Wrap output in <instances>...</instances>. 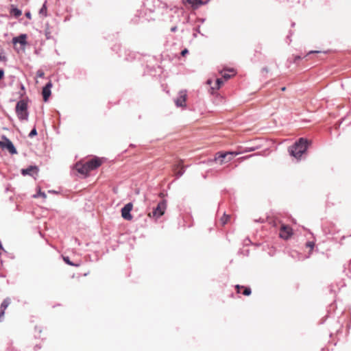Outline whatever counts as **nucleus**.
<instances>
[{
	"mask_svg": "<svg viewBox=\"0 0 351 351\" xmlns=\"http://www.w3.org/2000/svg\"><path fill=\"white\" fill-rule=\"evenodd\" d=\"M230 219V215H224L220 219L222 226H224Z\"/></svg>",
	"mask_w": 351,
	"mask_h": 351,
	"instance_id": "nucleus-18",
	"label": "nucleus"
},
{
	"mask_svg": "<svg viewBox=\"0 0 351 351\" xmlns=\"http://www.w3.org/2000/svg\"><path fill=\"white\" fill-rule=\"evenodd\" d=\"M243 288H244V287H243V286H240V285H237V286H236V289H237V292H238V293H239V292H240V290H241V289H243Z\"/></svg>",
	"mask_w": 351,
	"mask_h": 351,
	"instance_id": "nucleus-28",
	"label": "nucleus"
},
{
	"mask_svg": "<svg viewBox=\"0 0 351 351\" xmlns=\"http://www.w3.org/2000/svg\"><path fill=\"white\" fill-rule=\"evenodd\" d=\"M184 167L183 160L180 159L173 166L172 170L176 176L180 177L184 172Z\"/></svg>",
	"mask_w": 351,
	"mask_h": 351,
	"instance_id": "nucleus-7",
	"label": "nucleus"
},
{
	"mask_svg": "<svg viewBox=\"0 0 351 351\" xmlns=\"http://www.w3.org/2000/svg\"><path fill=\"white\" fill-rule=\"evenodd\" d=\"M16 113L19 119L27 120L28 112L27 101L22 99L17 102L16 105Z\"/></svg>",
	"mask_w": 351,
	"mask_h": 351,
	"instance_id": "nucleus-2",
	"label": "nucleus"
},
{
	"mask_svg": "<svg viewBox=\"0 0 351 351\" xmlns=\"http://www.w3.org/2000/svg\"><path fill=\"white\" fill-rule=\"evenodd\" d=\"M319 53V51H311L307 55H309L311 53Z\"/></svg>",
	"mask_w": 351,
	"mask_h": 351,
	"instance_id": "nucleus-31",
	"label": "nucleus"
},
{
	"mask_svg": "<svg viewBox=\"0 0 351 351\" xmlns=\"http://www.w3.org/2000/svg\"><path fill=\"white\" fill-rule=\"evenodd\" d=\"M3 75H4V71H3V70L1 69L0 70V80H1L3 77Z\"/></svg>",
	"mask_w": 351,
	"mask_h": 351,
	"instance_id": "nucleus-29",
	"label": "nucleus"
},
{
	"mask_svg": "<svg viewBox=\"0 0 351 351\" xmlns=\"http://www.w3.org/2000/svg\"><path fill=\"white\" fill-rule=\"evenodd\" d=\"M64 261H65L66 263H67L69 265H75L72 262L70 261L69 257H64Z\"/></svg>",
	"mask_w": 351,
	"mask_h": 351,
	"instance_id": "nucleus-25",
	"label": "nucleus"
},
{
	"mask_svg": "<svg viewBox=\"0 0 351 351\" xmlns=\"http://www.w3.org/2000/svg\"><path fill=\"white\" fill-rule=\"evenodd\" d=\"M0 60H5V56H0Z\"/></svg>",
	"mask_w": 351,
	"mask_h": 351,
	"instance_id": "nucleus-35",
	"label": "nucleus"
},
{
	"mask_svg": "<svg viewBox=\"0 0 351 351\" xmlns=\"http://www.w3.org/2000/svg\"><path fill=\"white\" fill-rule=\"evenodd\" d=\"M308 144L307 140L300 138L293 145L289 148V152L292 156L299 160L301 156L306 152Z\"/></svg>",
	"mask_w": 351,
	"mask_h": 351,
	"instance_id": "nucleus-1",
	"label": "nucleus"
},
{
	"mask_svg": "<svg viewBox=\"0 0 351 351\" xmlns=\"http://www.w3.org/2000/svg\"><path fill=\"white\" fill-rule=\"evenodd\" d=\"M44 75H45V73H44V72L42 70H38L36 72V76L38 77H43Z\"/></svg>",
	"mask_w": 351,
	"mask_h": 351,
	"instance_id": "nucleus-23",
	"label": "nucleus"
},
{
	"mask_svg": "<svg viewBox=\"0 0 351 351\" xmlns=\"http://www.w3.org/2000/svg\"><path fill=\"white\" fill-rule=\"evenodd\" d=\"M166 208L167 202L166 200H162L158 204L156 208L154 209L152 213H149L148 214V216L149 217H154L156 219L164 215Z\"/></svg>",
	"mask_w": 351,
	"mask_h": 351,
	"instance_id": "nucleus-4",
	"label": "nucleus"
},
{
	"mask_svg": "<svg viewBox=\"0 0 351 351\" xmlns=\"http://www.w3.org/2000/svg\"><path fill=\"white\" fill-rule=\"evenodd\" d=\"M39 13L43 16H47V7H46L45 4H43V7L40 10Z\"/></svg>",
	"mask_w": 351,
	"mask_h": 351,
	"instance_id": "nucleus-19",
	"label": "nucleus"
},
{
	"mask_svg": "<svg viewBox=\"0 0 351 351\" xmlns=\"http://www.w3.org/2000/svg\"><path fill=\"white\" fill-rule=\"evenodd\" d=\"M224 81L225 80H223L222 78L217 79V80H216V85H217V86H216L215 88L219 89L221 87V86L223 84Z\"/></svg>",
	"mask_w": 351,
	"mask_h": 351,
	"instance_id": "nucleus-20",
	"label": "nucleus"
},
{
	"mask_svg": "<svg viewBox=\"0 0 351 351\" xmlns=\"http://www.w3.org/2000/svg\"><path fill=\"white\" fill-rule=\"evenodd\" d=\"M25 16L30 19H31V14H30V12H26L25 13Z\"/></svg>",
	"mask_w": 351,
	"mask_h": 351,
	"instance_id": "nucleus-30",
	"label": "nucleus"
},
{
	"mask_svg": "<svg viewBox=\"0 0 351 351\" xmlns=\"http://www.w3.org/2000/svg\"><path fill=\"white\" fill-rule=\"evenodd\" d=\"M51 86H52V84L51 82H49L43 88L42 94H43V99L45 101H47L51 95Z\"/></svg>",
	"mask_w": 351,
	"mask_h": 351,
	"instance_id": "nucleus-11",
	"label": "nucleus"
},
{
	"mask_svg": "<svg viewBox=\"0 0 351 351\" xmlns=\"http://www.w3.org/2000/svg\"><path fill=\"white\" fill-rule=\"evenodd\" d=\"M186 96V92L185 90H181L179 93V97L175 100L176 105L178 107L185 106Z\"/></svg>",
	"mask_w": 351,
	"mask_h": 351,
	"instance_id": "nucleus-9",
	"label": "nucleus"
},
{
	"mask_svg": "<svg viewBox=\"0 0 351 351\" xmlns=\"http://www.w3.org/2000/svg\"><path fill=\"white\" fill-rule=\"evenodd\" d=\"M188 52H189L188 49H184V50H182V52H181V55H182V56H186V54H187V53H188Z\"/></svg>",
	"mask_w": 351,
	"mask_h": 351,
	"instance_id": "nucleus-27",
	"label": "nucleus"
},
{
	"mask_svg": "<svg viewBox=\"0 0 351 351\" xmlns=\"http://www.w3.org/2000/svg\"><path fill=\"white\" fill-rule=\"evenodd\" d=\"M176 29H177L176 27H171V32H175L176 30Z\"/></svg>",
	"mask_w": 351,
	"mask_h": 351,
	"instance_id": "nucleus-33",
	"label": "nucleus"
},
{
	"mask_svg": "<svg viewBox=\"0 0 351 351\" xmlns=\"http://www.w3.org/2000/svg\"><path fill=\"white\" fill-rule=\"evenodd\" d=\"M37 134V131L36 128H34L30 133L29 134V136L32 138L33 136H36Z\"/></svg>",
	"mask_w": 351,
	"mask_h": 351,
	"instance_id": "nucleus-22",
	"label": "nucleus"
},
{
	"mask_svg": "<svg viewBox=\"0 0 351 351\" xmlns=\"http://www.w3.org/2000/svg\"><path fill=\"white\" fill-rule=\"evenodd\" d=\"M241 152H219L216 153L215 156V161H219L220 165H223L226 162H229L232 159L233 156L240 154Z\"/></svg>",
	"mask_w": 351,
	"mask_h": 351,
	"instance_id": "nucleus-3",
	"label": "nucleus"
},
{
	"mask_svg": "<svg viewBox=\"0 0 351 351\" xmlns=\"http://www.w3.org/2000/svg\"><path fill=\"white\" fill-rule=\"evenodd\" d=\"M184 1L189 4H197L199 3V0H184Z\"/></svg>",
	"mask_w": 351,
	"mask_h": 351,
	"instance_id": "nucleus-24",
	"label": "nucleus"
},
{
	"mask_svg": "<svg viewBox=\"0 0 351 351\" xmlns=\"http://www.w3.org/2000/svg\"><path fill=\"white\" fill-rule=\"evenodd\" d=\"M299 59H300V56H297V57H295V60H294V61H295V62H296V60H299Z\"/></svg>",
	"mask_w": 351,
	"mask_h": 351,
	"instance_id": "nucleus-36",
	"label": "nucleus"
},
{
	"mask_svg": "<svg viewBox=\"0 0 351 351\" xmlns=\"http://www.w3.org/2000/svg\"><path fill=\"white\" fill-rule=\"evenodd\" d=\"M230 77H231V75H229V74H227V73H224V74L223 75V78L224 79V80H225V81H226V80H228V79H230Z\"/></svg>",
	"mask_w": 351,
	"mask_h": 351,
	"instance_id": "nucleus-26",
	"label": "nucleus"
},
{
	"mask_svg": "<svg viewBox=\"0 0 351 351\" xmlns=\"http://www.w3.org/2000/svg\"><path fill=\"white\" fill-rule=\"evenodd\" d=\"M76 169L77 171L83 175H88V173L90 171V169H88L87 163L81 164L77 163L76 164Z\"/></svg>",
	"mask_w": 351,
	"mask_h": 351,
	"instance_id": "nucleus-13",
	"label": "nucleus"
},
{
	"mask_svg": "<svg viewBox=\"0 0 351 351\" xmlns=\"http://www.w3.org/2000/svg\"><path fill=\"white\" fill-rule=\"evenodd\" d=\"M293 235V229L288 225L282 224L280 228L279 236L280 238L287 240Z\"/></svg>",
	"mask_w": 351,
	"mask_h": 351,
	"instance_id": "nucleus-6",
	"label": "nucleus"
},
{
	"mask_svg": "<svg viewBox=\"0 0 351 351\" xmlns=\"http://www.w3.org/2000/svg\"><path fill=\"white\" fill-rule=\"evenodd\" d=\"M133 208V204L128 203L124 206L121 209V216L124 219L130 221L132 219V215L130 214L131 210Z\"/></svg>",
	"mask_w": 351,
	"mask_h": 351,
	"instance_id": "nucleus-8",
	"label": "nucleus"
},
{
	"mask_svg": "<svg viewBox=\"0 0 351 351\" xmlns=\"http://www.w3.org/2000/svg\"><path fill=\"white\" fill-rule=\"evenodd\" d=\"M243 289V294L244 295H250L251 294V289L250 287H245Z\"/></svg>",
	"mask_w": 351,
	"mask_h": 351,
	"instance_id": "nucleus-21",
	"label": "nucleus"
},
{
	"mask_svg": "<svg viewBox=\"0 0 351 351\" xmlns=\"http://www.w3.org/2000/svg\"><path fill=\"white\" fill-rule=\"evenodd\" d=\"M285 89H286V88H285V87H282V88H281V90H282V91H285Z\"/></svg>",
	"mask_w": 351,
	"mask_h": 351,
	"instance_id": "nucleus-37",
	"label": "nucleus"
},
{
	"mask_svg": "<svg viewBox=\"0 0 351 351\" xmlns=\"http://www.w3.org/2000/svg\"><path fill=\"white\" fill-rule=\"evenodd\" d=\"M37 171V167H34V166H30L29 167L27 168V169H23L21 170V173L23 175V176H26V175H32V171Z\"/></svg>",
	"mask_w": 351,
	"mask_h": 351,
	"instance_id": "nucleus-15",
	"label": "nucleus"
},
{
	"mask_svg": "<svg viewBox=\"0 0 351 351\" xmlns=\"http://www.w3.org/2000/svg\"><path fill=\"white\" fill-rule=\"evenodd\" d=\"M10 14H13L16 17H19L22 14V12L16 8H12L10 11Z\"/></svg>",
	"mask_w": 351,
	"mask_h": 351,
	"instance_id": "nucleus-16",
	"label": "nucleus"
},
{
	"mask_svg": "<svg viewBox=\"0 0 351 351\" xmlns=\"http://www.w3.org/2000/svg\"><path fill=\"white\" fill-rule=\"evenodd\" d=\"M251 156H245V157H241V158H239V160H244V159H246L249 157H250Z\"/></svg>",
	"mask_w": 351,
	"mask_h": 351,
	"instance_id": "nucleus-32",
	"label": "nucleus"
},
{
	"mask_svg": "<svg viewBox=\"0 0 351 351\" xmlns=\"http://www.w3.org/2000/svg\"><path fill=\"white\" fill-rule=\"evenodd\" d=\"M39 194H40V195L43 196V197H46V195H45V194L44 193H40V192Z\"/></svg>",
	"mask_w": 351,
	"mask_h": 351,
	"instance_id": "nucleus-34",
	"label": "nucleus"
},
{
	"mask_svg": "<svg viewBox=\"0 0 351 351\" xmlns=\"http://www.w3.org/2000/svg\"><path fill=\"white\" fill-rule=\"evenodd\" d=\"M10 304V300L9 298L5 299L1 305V309H0V322L1 321L2 318L4 316L5 311L7 308V307Z\"/></svg>",
	"mask_w": 351,
	"mask_h": 351,
	"instance_id": "nucleus-14",
	"label": "nucleus"
},
{
	"mask_svg": "<svg viewBox=\"0 0 351 351\" xmlns=\"http://www.w3.org/2000/svg\"><path fill=\"white\" fill-rule=\"evenodd\" d=\"M86 163H87L88 169H90V171H93V170L98 168L99 167H100L102 162H101V159H99L98 158H94L87 161Z\"/></svg>",
	"mask_w": 351,
	"mask_h": 351,
	"instance_id": "nucleus-10",
	"label": "nucleus"
},
{
	"mask_svg": "<svg viewBox=\"0 0 351 351\" xmlns=\"http://www.w3.org/2000/svg\"><path fill=\"white\" fill-rule=\"evenodd\" d=\"M0 148L2 149H6L11 154L17 153L12 141L5 136H2V141H0Z\"/></svg>",
	"mask_w": 351,
	"mask_h": 351,
	"instance_id": "nucleus-5",
	"label": "nucleus"
},
{
	"mask_svg": "<svg viewBox=\"0 0 351 351\" xmlns=\"http://www.w3.org/2000/svg\"><path fill=\"white\" fill-rule=\"evenodd\" d=\"M305 245L306 247L310 249L309 254H311V252L314 248V246H315V242L314 241H308V242H306Z\"/></svg>",
	"mask_w": 351,
	"mask_h": 351,
	"instance_id": "nucleus-17",
	"label": "nucleus"
},
{
	"mask_svg": "<svg viewBox=\"0 0 351 351\" xmlns=\"http://www.w3.org/2000/svg\"><path fill=\"white\" fill-rule=\"evenodd\" d=\"M26 38V34H21L18 37L13 38L12 43L14 45L19 43L23 47H24L27 45Z\"/></svg>",
	"mask_w": 351,
	"mask_h": 351,
	"instance_id": "nucleus-12",
	"label": "nucleus"
}]
</instances>
